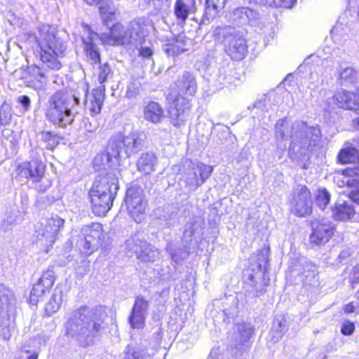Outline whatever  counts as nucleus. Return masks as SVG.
<instances>
[{"label":"nucleus","instance_id":"51","mask_svg":"<svg viewBox=\"0 0 359 359\" xmlns=\"http://www.w3.org/2000/svg\"><path fill=\"white\" fill-rule=\"evenodd\" d=\"M99 127L98 123L95 120H90L85 117L81 122V128L88 133H95Z\"/></svg>","mask_w":359,"mask_h":359},{"label":"nucleus","instance_id":"54","mask_svg":"<svg viewBox=\"0 0 359 359\" xmlns=\"http://www.w3.org/2000/svg\"><path fill=\"white\" fill-rule=\"evenodd\" d=\"M194 224L193 222H188L185 225V229L183 233V241L187 244L192 241V237L194 233Z\"/></svg>","mask_w":359,"mask_h":359},{"label":"nucleus","instance_id":"5","mask_svg":"<svg viewBox=\"0 0 359 359\" xmlns=\"http://www.w3.org/2000/svg\"><path fill=\"white\" fill-rule=\"evenodd\" d=\"M79 100L65 90H57L49 97L46 104V119L55 126L65 128L71 126L76 117L74 108Z\"/></svg>","mask_w":359,"mask_h":359},{"label":"nucleus","instance_id":"12","mask_svg":"<svg viewBox=\"0 0 359 359\" xmlns=\"http://www.w3.org/2000/svg\"><path fill=\"white\" fill-rule=\"evenodd\" d=\"M167 100L170 104L168 112L172 123L180 127L189 118L191 114V101L181 95L169 93Z\"/></svg>","mask_w":359,"mask_h":359},{"label":"nucleus","instance_id":"61","mask_svg":"<svg viewBox=\"0 0 359 359\" xmlns=\"http://www.w3.org/2000/svg\"><path fill=\"white\" fill-rule=\"evenodd\" d=\"M349 198L354 203L359 205V187H355L350 192Z\"/></svg>","mask_w":359,"mask_h":359},{"label":"nucleus","instance_id":"26","mask_svg":"<svg viewBox=\"0 0 359 359\" xmlns=\"http://www.w3.org/2000/svg\"><path fill=\"white\" fill-rule=\"evenodd\" d=\"M100 41L98 34L90 32L88 36L83 39L84 50L87 57L92 64L100 63V53L97 47V43Z\"/></svg>","mask_w":359,"mask_h":359},{"label":"nucleus","instance_id":"33","mask_svg":"<svg viewBox=\"0 0 359 359\" xmlns=\"http://www.w3.org/2000/svg\"><path fill=\"white\" fill-rule=\"evenodd\" d=\"M245 295L249 297H256L262 295L265 292L264 285L258 283L253 274H249L244 283Z\"/></svg>","mask_w":359,"mask_h":359},{"label":"nucleus","instance_id":"7","mask_svg":"<svg viewBox=\"0 0 359 359\" xmlns=\"http://www.w3.org/2000/svg\"><path fill=\"white\" fill-rule=\"evenodd\" d=\"M214 35L223 44L225 53L234 60L243 59L248 52L245 32L233 27H217Z\"/></svg>","mask_w":359,"mask_h":359},{"label":"nucleus","instance_id":"32","mask_svg":"<svg viewBox=\"0 0 359 359\" xmlns=\"http://www.w3.org/2000/svg\"><path fill=\"white\" fill-rule=\"evenodd\" d=\"M334 226L330 222L316 225V245L326 243L334 234Z\"/></svg>","mask_w":359,"mask_h":359},{"label":"nucleus","instance_id":"36","mask_svg":"<svg viewBox=\"0 0 359 359\" xmlns=\"http://www.w3.org/2000/svg\"><path fill=\"white\" fill-rule=\"evenodd\" d=\"M330 36L334 43L342 45L348 36L347 27L343 22L338 20L330 31Z\"/></svg>","mask_w":359,"mask_h":359},{"label":"nucleus","instance_id":"16","mask_svg":"<svg viewBox=\"0 0 359 359\" xmlns=\"http://www.w3.org/2000/svg\"><path fill=\"white\" fill-rule=\"evenodd\" d=\"M292 212L299 217H304L312 212L311 193L305 185L298 184L292 201Z\"/></svg>","mask_w":359,"mask_h":359},{"label":"nucleus","instance_id":"64","mask_svg":"<svg viewBox=\"0 0 359 359\" xmlns=\"http://www.w3.org/2000/svg\"><path fill=\"white\" fill-rule=\"evenodd\" d=\"M137 95V91L134 87H129L126 91V95L129 98L135 97Z\"/></svg>","mask_w":359,"mask_h":359},{"label":"nucleus","instance_id":"41","mask_svg":"<svg viewBox=\"0 0 359 359\" xmlns=\"http://www.w3.org/2000/svg\"><path fill=\"white\" fill-rule=\"evenodd\" d=\"M358 73L352 67H342L339 72V79L342 83H354L357 81Z\"/></svg>","mask_w":359,"mask_h":359},{"label":"nucleus","instance_id":"50","mask_svg":"<svg viewBox=\"0 0 359 359\" xmlns=\"http://www.w3.org/2000/svg\"><path fill=\"white\" fill-rule=\"evenodd\" d=\"M98 5L101 17L104 16V15L114 13L116 10L114 4L111 1L102 0V2L98 4Z\"/></svg>","mask_w":359,"mask_h":359},{"label":"nucleus","instance_id":"57","mask_svg":"<svg viewBox=\"0 0 359 359\" xmlns=\"http://www.w3.org/2000/svg\"><path fill=\"white\" fill-rule=\"evenodd\" d=\"M351 280L350 283L351 284L352 287H354L355 284L359 283V265H356L353 267L351 271Z\"/></svg>","mask_w":359,"mask_h":359},{"label":"nucleus","instance_id":"22","mask_svg":"<svg viewBox=\"0 0 359 359\" xmlns=\"http://www.w3.org/2000/svg\"><path fill=\"white\" fill-rule=\"evenodd\" d=\"M229 18L237 25L258 26L260 22V15L256 11L248 7H241L233 10L229 15Z\"/></svg>","mask_w":359,"mask_h":359},{"label":"nucleus","instance_id":"19","mask_svg":"<svg viewBox=\"0 0 359 359\" xmlns=\"http://www.w3.org/2000/svg\"><path fill=\"white\" fill-rule=\"evenodd\" d=\"M149 302L142 296L135 298L128 322L133 329H141L145 325V320L149 309Z\"/></svg>","mask_w":359,"mask_h":359},{"label":"nucleus","instance_id":"13","mask_svg":"<svg viewBox=\"0 0 359 359\" xmlns=\"http://www.w3.org/2000/svg\"><path fill=\"white\" fill-rule=\"evenodd\" d=\"M125 203L130 217L137 223H140L144 219L147 208L142 189L137 186L128 189Z\"/></svg>","mask_w":359,"mask_h":359},{"label":"nucleus","instance_id":"49","mask_svg":"<svg viewBox=\"0 0 359 359\" xmlns=\"http://www.w3.org/2000/svg\"><path fill=\"white\" fill-rule=\"evenodd\" d=\"M112 74L111 69L107 63L101 65L99 67L98 81L100 84L106 82L109 76Z\"/></svg>","mask_w":359,"mask_h":359},{"label":"nucleus","instance_id":"14","mask_svg":"<svg viewBox=\"0 0 359 359\" xmlns=\"http://www.w3.org/2000/svg\"><path fill=\"white\" fill-rule=\"evenodd\" d=\"M127 248L137 258L144 262H154L159 259L160 252L154 246L144 240L133 238L127 241Z\"/></svg>","mask_w":359,"mask_h":359},{"label":"nucleus","instance_id":"29","mask_svg":"<svg viewBox=\"0 0 359 359\" xmlns=\"http://www.w3.org/2000/svg\"><path fill=\"white\" fill-rule=\"evenodd\" d=\"M158 164V158L152 152H146L141 154L137 161V170L144 175H149L156 170Z\"/></svg>","mask_w":359,"mask_h":359},{"label":"nucleus","instance_id":"10","mask_svg":"<svg viewBox=\"0 0 359 359\" xmlns=\"http://www.w3.org/2000/svg\"><path fill=\"white\" fill-rule=\"evenodd\" d=\"M15 310V298L13 292L0 283V337L5 341L9 340L15 325L11 321L14 318Z\"/></svg>","mask_w":359,"mask_h":359},{"label":"nucleus","instance_id":"17","mask_svg":"<svg viewBox=\"0 0 359 359\" xmlns=\"http://www.w3.org/2000/svg\"><path fill=\"white\" fill-rule=\"evenodd\" d=\"M46 165L39 158H32L29 161L23 162L18 165V175L25 179H31L34 182L43 180Z\"/></svg>","mask_w":359,"mask_h":359},{"label":"nucleus","instance_id":"24","mask_svg":"<svg viewBox=\"0 0 359 359\" xmlns=\"http://www.w3.org/2000/svg\"><path fill=\"white\" fill-rule=\"evenodd\" d=\"M253 333V328L250 323H242L236 325V332L234 333L236 349H238L241 354L246 351V344L249 341Z\"/></svg>","mask_w":359,"mask_h":359},{"label":"nucleus","instance_id":"47","mask_svg":"<svg viewBox=\"0 0 359 359\" xmlns=\"http://www.w3.org/2000/svg\"><path fill=\"white\" fill-rule=\"evenodd\" d=\"M146 1L158 13L165 12L170 6V0H146Z\"/></svg>","mask_w":359,"mask_h":359},{"label":"nucleus","instance_id":"20","mask_svg":"<svg viewBox=\"0 0 359 359\" xmlns=\"http://www.w3.org/2000/svg\"><path fill=\"white\" fill-rule=\"evenodd\" d=\"M88 84L84 86L86 95L85 109L88 111L91 116L98 114L102 109L103 101L104 99L105 88L104 86H100L96 89H93L91 93H88Z\"/></svg>","mask_w":359,"mask_h":359},{"label":"nucleus","instance_id":"48","mask_svg":"<svg viewBox=\"0 0 359 359\" xmlns=\"http://www.w3.org/2000/svg\"><path fill=\"white\" fill-rule=\"evenodd\" d=\"M28 74L41 84L46 82V76L38 66L29 67L28 68Z\"/></svg>","mask_w":359,"mask_h":359},{"label":"nucleus","instance_id":"35","mask_svg":"<svg viewBox=\"0 0 359 359\" xmlns=\"http://www.w3.org/2000/svg\"><path fill=\"white\" fill-rule=\"evenodd\" d=\"M166 251L170 254L172 260L178 264L187 258L190 248L186 244L183 248H177L175 245L170 243L166 246Z\"/></svg>","mask_w":359,"mask_h":359},{"label":"nucleus","instance_id":"4","mask_svg":"<svg viewBox=\"0 0 359 359\" xmlns=\"http://www.w3.org/2000/svg\"><path fill=\"white\" fill-rule=\"evenodd\" d=\"M36 39L39 48V57L44 67L52 70L60 69V59L65 56L67 45L57 36L56 29L49 25H40Z\"/></svg>","mask_w":359,"mask_h":359},{"label":"nucleus","instance_id":"44","mask_svg":"<svg viewBox=\"0 0 359 359\" xmlns=\"http://www.w3.org/2000/svg\"><path fill=\"white\" fill-rule=\"evenodd\" d=\"M330 201V194L325 188H319L316 193V205L325 210Z\"/></svg>","mask_w":359,"mask_h":359},{"label":"nucleus","instance_id":"63","mask_svg":"<svg viewBox=\"0 0 359 359\" xmlns=\"http://www.w3.org/2000/svg\"><path fill=\"white\" fill-rule=\"evenodd\" d=\"M350 255H351V252H350V250L348 249V250H344L339 255L338 259L340 261H342V260L346 259L347 257H348Z\"/></svg>","mask_w":359,"mask_h":359},{"label":"nucleus","instance_id":"15","mask_svg":"<svg viewBox=\"0 0 359 359\" xmlns=\"http://www.w3.org/2000/svg\"><path fill=\"white\" fill-rule=\"evenodd\" d=\"M304 123H296L291 126L287 122L284 120H279L276 125V136L282 140L290 137L292 139L289 148V154L291 158H294L299 150L302 149V144L299 145L297 142L296 137L297 130L300 127H303Z\"/></svg>","mask_w":359,"mask_h":359},{"label":"nucleus","instance_id":"40","mask_svg":"<svg viewBox=\"0 0 359 359\" xmlns=\"http://www.w3.org/2000/svg\"><path fill=\"white\" fill-rule=\"evenodd\" d=\"M257 5L264 6H275L291 8L296 4L297 0H251Z\"/></svg>","mask_w":359,"mask_h":359},{"label":"nucleus","instance_id":"1","mask_svg":"<svg viewBox=\"0 0 359 359\" xmlns=\"http://www.w3.org/2000/svg\"><path fill=\"white\" fill-rule=\"evenodd\" d=\"M66 333L81 346L93 345L104 329L102 316L95 309L81 306L74 310L66 323Z\"/></svg>","mask_w":359,"mask_h":359},{"label":"nucleus","instance_id":"59","mask_svg":"<svg viewBox=\"0 0 359 359\" xmlns=\"http://www.w3.org/2000/svg\"><path fill=\"white\" fill-rule=\"evenodd\" d=\"M101 18L104 24L110 29V27H111L110 26V23L114 22L116 19V11H114V13L104 15V16H102Z\"/></svg>","mask_w":359,"mask_h":359},{"label":"nucleus","instance_id":"53","mask_svg":"<svg viewBox=\"0 0 359 359\" xmlns=\"http://www.w3.org/2000/svg\"><path fill=\"white\" fill-rule=\"evenodd\" d=\"M144 38L141 41V43L137 46H135L138 50V55L144 59H149L153 55V50L151 47L149 46H143V43L144 42Z\"/></svg>","mask_w":359,"mask_h":359},{"label":"nucleus","instance_id":"46","mask_svg":"<svg viewBox=\"0 0 359 359\" xmlns=\"http://www.w3.org/2000/svg\"><path fill=\"white\" fill-rule=\"evenodd\" d=\"M22 221L21 214L18 210H13L3 220L2 226L8 229L9 226L20 223Z\"/></svg>","mask_w":359,"mask_h":359},{"label":"nucleus","instance_id":"60","mask_svg":"<svg viewBox=\"0 0 359 359\" xmlns=\"http://www.w3.org/2000/svg\"><path fill=\"white\" fill-rule=\"evenodd\" d=\"M10 115L6 113L4 107L2 106L0 109V123L1 125H7L10 121Z\"/></svg>","mask_w":359,"mask_h":359},{"label":"nucleus","instance_id":"55","mask_svg":"<svg viewBox=\"0 0 359 359\" xmlns=\"http://www.w3.org/2000/svg\"><path fill=\"white\" fill-rule=\"evenodd\" d=\"M355 330L354 323L350 320H345L341 327V332L344 335L349 336L353 334Z\"/></svg>","mask_w":359,"mask_h":359},{"label":"nucleus","instance_id":"45","mask_svg":"<svg viewBox=\"0 0 359 359\" xmlns=\"http://www.w3.org/2000/svg\"><path fill=\"white\" fill-rule=\"evenodd\" d=\"M358 154V150L354 147H348L341 150L338 154V160L342 164L352 162Z\"/></svg>","mask_w":359,"mask_h":359},{"label":"nucleus","instance_id":"52","mask_svg":"<svg viewBox=\"0 0 359 359\" xmlns=\"http://www.w3.org/2000/svg\"><path fill=\"white\" fill-rule=\"evenodd\" d=\"M249 109H257V111H256L255 114L257 115H261L264 111H268L267 107V100L266 97H264L263 99L257 100L253 106L251 107V106L248 107Z\"/></svg>","mask_w":359,"mask_h":359},{"label":"nucleus","instance_id":"3","mask_svg":"<svg viewBox=\"0 0 359 359\" xmlns=\"http://www.w3.org/2000/svg\"><path fill=\"white\" fill-rule=\"evenodd\" d=\"M116 170L99 175L93 182L88 197L95 215L105 216L113 205L119 189Z\"/></svg>","mask_w":359,"mask_h":359},{"label":"nucleus","instance_id":"56","mask_svg":"<svg viewBox=\"0 0 359 359\" xmlns=\"http://www.w3.org/2000/svg\"><path fill=\"white\" fill-rule=\"evenodd\" d=\"M312 61V55L309 56L304 62L299 67V69L300 72H310L311 74L312 67L311 64Z\"/></svg>","mask_w":359,"mask_h":359},{"label":"nucleus","instance_id":"2","mask_svg":"<svg viewBox=\"0 0 359 359\" xmlns=\"http://www.w3.org/2000/svg\"><path fill=\"white\" fill-rule=\"evenodd\" d=\"M142 147V140L137 133H131L127 136L116 135L109 140L106 152L95 156L94 167L100 171L117 170L122 153L129 158L141 151Z\"/></svg>","mask_w":359,"mask_h":359},{"label":"nucleus","instance_id":"62","mask_svg":"<svg viewBox=\"0 0 359 359\" xmlns=\"http://www.w3.org/2000/svg\"><path fill=\"white\" fill-rule=\"evenodd\" d=\"M51 185L49 180H46L43 184H39L36 189L39 192H45Z\"/></svg>","mask_w":359,"mask_h":359},{"label":"nucleus","instance_id":"43","mask_svg":"<svg viewBox=\"0 0 359 359\" xmlns=\"http://www.w3.org/2000/svg\"><path fill=\"white\" fill-rule=\"evenodd\" d=\"M228 0H206V15L214 17L217 12L222 9Z\"/></svg>","mask_w":359,"mask_h":359},{"label":"nucleus","instance_id":"37","mask_svg":"<svg viewBox=\"0 0 359 359\" xmlns=\"http://www.w3.org/2000/svg\"><path fill=\"white\" fill-rule=\"evenodd\" d=\"M148 357L145 349L128 345L122 354L121 359H147Z\"/></svg>","mask_w":359,"mask_h":359},{"label":"nucleus","instance_id":"58","mask_svg":"<svg viewBox=\"0 0 359 359\" xmlns=\"http://www.w3.org/2000/svg\"><path fill=\"white\" fill-rule=\"evenodd\" d=\"M18 102L20 103L25 111L30 108L31 100L27 95H20L18 98Z\"/></svg>","mask_w":359,"mask_h":359},{"label":"nucleus","instance_id":"28","mask_svg":"<svg viewBox=\"0 0 359 359\" xmlns=\"http://www.w3.org/2000/svg\"><path fill=\"white\" fill-rule=\"evenodd\" d=\"M196 0H176L174 15L182 22H185L189 15L195 12Z\"/></svg>","mask_w":359,"mask_h":359},{"label":"nucleus","instance_id":"6","mask_svg":"<svg viewBox=\"0 0 359 359\" xmlns=\"http://www.w3.org/2000/svg\"><path fill=\"white\" fill-rule=\"evenodd\" d=\"M149 25V20L145 18L134 19L126 26L114 24L110 27L109 39L113 45L137 46L146 36Z\"/></svg>","mask_w":359,"mask_h":359},{"label":"nucleus","instance_id":"11","mask_svg":"<svg viewBox=\"0 0 359 359\" xmlns=\"http://www.w3.org/2000/svg\"><path fill=\"white\" fill-rule=\"evenodd\" d=\"M103 238L102 224L92 223L81 229L76 245L82 254L89 256L98 249Z\"/></svg>","mask_w":359,"mask_h":359},{"label":"nucleus","instance_id":"27","mask_svg":"<svg viewBox=\"0 0 359 359\" xmlns=\"http://www.w3.org/2000/svg\"><path fill=\"white\" fill-rule=\"evenodd\" d=\"M144 118L152 123H160L164 118V110L156 102L151 101L143 109Z\"/></svg>","mask_w":359,"mask_h":359},{"label":"nucleus","instance_id":"30","mask_svg":"<svg viewBox=\"0 0 359 359\" xmlns=\"http://www.w3.org/2000/svg\"><path fill=\"white\" fill-rule=\"evenodd\" d=\"M229 72V68L219 67L211 78L213 85L219 88L234 85L235 78L231 75Z\"/></svg>","mask_w":359,"mask_h":359},{"label":"nucleus","instance_id":"42","mask_svg":"<svg viewBox=\"0 0 359 359\" xmlns=\"http://www.w3.org/2000/svg\"><path fill=\"white\" fill-rule=\"evenodd\" d=\"M256 262L257 264V270L262 272V276H263L267 270V266L269 264L268 250L265 249L259 250L256 255Z\"/></svg>","mask_w":359,"mask_h":359},{"label":"nucleus","instance_id":"25","mask_svg":"<svg viewBox=\"0 0 359 359\" xmlns=\"http://www.w3.org/2000/svg\"><path fill=\"white\" fill-rule=\"evenodd\" d=\"M161 41L163 42L162 45L163 50L168 56L175 57L188 50L186 41L181 36L170 39L168 36H163Z\"/></svg>","mask_w":359,"mask_h":359},{"label":"nucleus","instance_id":"38","mask_svg":"<svg viewBox=\"0 0 359 359\" xmlns=\"http://www.w3.org/2000/svg\"><path fill=\"white\" fill-rule=\"evenodd\" d=\"M287 330V321L283 318H276L273 320L271 333L273 339L278 341Z\"/></svg>","mask_w":359,"mask_h":359},{"label":"nucleus","instance_id":"21","mask_svg":"<svg viewBox=\"0 0 359 359\" xmlns=\"http://www.w3.org/2000/svg\"><path fill=\"white\" fill-rule=\"evenodd\" d=\"M177 95L194 97L197 93L198 85L194 74L189 71H184L175 81Z\"/></svg>","mask_w":359,"mask_h":359},{"label":"nucleus","instance_id":"9","mask_svg":"<svg viewBox=\"0 0 359 359\" xmlns=\"http://www.w3.org/2000/svg\"><path fill=\"white\" fill-rule=\"evenodd\" d=\"M65 220L58 215L44 218L35 226L34 234L36 245L48 253L58 238V233L63 227Z\"/></svg>","mask_w":359,"mask_h":359},{"label":"nucleus","instance_id":"39","mask_svg":"<svg viewBox=\"0 0 359 359\" xmlns=\"http://www.w3.org/2000/svg\"><path fill=\"white\" fill-rule=\"evenodd\" d=\"M40 140L44 144L46 149L53 150L59 144L60 138L57 135L46 131L40 134Z\"/></svg>","mask_w":359,"mask_h":359},{"label":"nucleus","instance_id":"18","mask_svg":"<svg viewBox=\"0 0 359 359\" xmlns=\"http://www.w3.org/2000/svg\"><path fill=\"white\" fill-rule=\"evenodd\" d=\"M54 282V272L50 269L44 271L32 288L29 296L30 304L36 305L38 302L43 299L46 292L52 287Z\"/></svg>","mask_w":359,"mask_h":359},{"label":"nucleus","instance_id":"34","mask_svg":"<svg viewBox=\"0 0 359 359\" xmlns=\"http://www.w3.org/2000/svg\"><path fill=\"white\" fill-rule=\"evenodd\" d=\"M62 287V285H60L55 287L50 299L46 305L45 310L47 315L51 316L59 310L64 297Z\"/></svg>","mask_w":359,"mask_h":359},{"label":"nucleus","instance_id":"8","mask_svg":"<svg viewBox=\"0 0 359 359\" xmlns=\"http://www.w3.org/2000/svg\"><path fill=\"white\" fill-rule=\"evenodd\" d=\"M180 171V181L184 183L188 191H194L211 176L213 168L201 161L187 158L182 161Z\"/></svg>","mask_w":359,"mask_h":359},{"label":"nucleus","instance_id":"23","mask_svg":"<svg viewBox=\"0 0 359 359\" xmlns=\"http://www.w3.org/2000/svg\"><path fill=\"white\" fill-rule=\"evenodd\" d=\"M333 99L336 104L340 108L355 111L359 110L358 90L356 93H354L341 89L335 93Z\"/></svg>","mask_w":359,"mask_h":359},{"label":"nucleus","instance_id":"31","mask_svg":"<svg viewBox=\"0 0 359 359\" xmlns=\"http://www.w3.org/2000/svg\"><path fill=\"white\" fill-rule=\"evenodd\" d=\"M332 211L334 218L341 221L352 219L355 213L353 206L347 202L336 203Z\"/></svg>","mask_w":359,"mask_h":359}]
</instances>
